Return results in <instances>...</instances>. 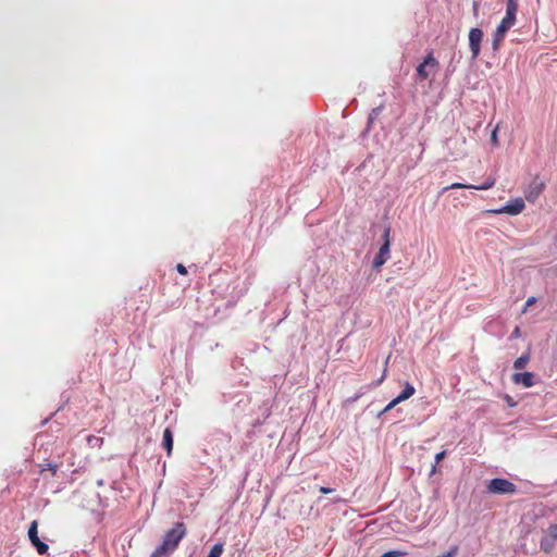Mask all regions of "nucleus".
Segmentation results:
<instances>
[{
  "label": "nucleus",
  "instance_id": "3",
  "mask_svg": "<svg viewBox=\"0 0 557 557\" xmlns=\"http://www.w3.org/2000/svg\"><path fill=\"white\" fill-rule=\"evenodd\" d=\"M486 488L491 494H513L517 491L513 483L502 478L491 480Z\"/></svg>",
  "mask_w": 557,
  "mask_h": 557
},
{
  "label": "nucleus",
  "instance_id": "10",
  "mask_svg": "<svg viewBox=\"0 0 557 557\" xmlns=\"http://www.w3.org/2000/svg\"><path fill=\"white\" fill-rule=\"evenodd\" d=\"M513 26V24L503 17L493 37V48L498 49L500 42L505 38L506 33Z\"/></svg>",
  "mask_w": 557,
  "mask_h": 557
},
{
  "label": "nucleus",
  "instance_id": "24",
  "mask_svg": "<svg viewBox=\"0 0 557 557\" xmlns=\"http://www.w3.org/2000/svg\"><path fill=\"white\" fill-rule=\"evenodd\" d=\"M445 454H446L445 451H441V453L436 454V456H435L436 461L438 462L440 460H442L444 458Z\"/></svg>",
  "mask_w": 557,
  "mask_h": 557
},
{
  "label": "nucleus",
  "instance_id": "1",
  "mask_svg": "<svg viewBox=\"0 0 557 557\" xmlns=\"http://www.w3.org/2000/svg\"><path fill=\"white\" fill-rule=\"evenodd\" d=\"M186 533L185 524L183 522H176L172 529L166 531L162 542L171 547V549L175 550Z\"/></svg>",
  "mask_w": 557,
  "mask_h": 557
},
{
  "label": "nucleus",
  "instance_id": "18",
  "mask_svg": "<svg viewBox=\"0 0 557 557\" xmlns=\"http://www.w3.org/2000/svg\"><path fill=\"white\" fill-rule=\"evenodd\" d=\"M536 302V298L535 297H529L525 301V305H524V308L522 310V313H525L528 311V309L533 306L534 304Z\"/></svg>",
  "mask_w": 557,
  "mask_h": 557
},
{
  "label": "nucleus",
  "instance_id": "8",
  "mask_svg": "<svg viewBox=\"0 0 557 557\" xmlns=\"http://www.w3.org/2000/svg\"><path fill=\"white\" fill-rule=\"evenodd\" d=\"M482 38L483 32L480 28H471L469 32V45L473 58H476L480 53Z\"/></svg>",
  "mask_w": 557,
  "mask_h": 557
},
{
  "label": "nucleus",
  "instance_id": "21",
  "mask_svg": "<svg viewBox=\"0 0 557 557\" xmlns=\"http://www.w3.org/2000/svg\"><path fill=\"white\" fill-rule=\"evenodd\" d=\"M176 270H177V272H178L180 274H182V275L187 274V270H186V268H185L182 263H178V264L176 265Z\"/></svg>",
  "mask_w": 557,
  "mask_h": 557
},
{
  "label": "nucleus",
  "instance_id": "9",
  "mask_svg": "<svg viewBox=\"0 0 557 557\" xmlns=\"http://www.w3.org/2000/svg\"><path fill=\"white\" fill-rule=\"evenodd\" d=\"M414 387L410 383H406L404 391L386 405L383 412H387L396 407L399 403L407 400L414 394Z\"/></svg>",
  "mask_w": 557,
  "mask_h": 557
},
{
  "label": "nucleus",
  "instance_id": "2",
  "mask_svg": "<svg viewBox=\"0 0 557 557\" xmlns=\"http://www.w3.org/2000/svg\"><path fill=\"white\" fill-rule=\"evenodd\" d=\"M383 244L379 249V252L373 261V267L379 269L382 267L389 258V248H391V227L386 226L383 232Z\"/></svg>",
  "mask_w": 557,
  "mask_h": 557
},
{
  "label": "nucleus",
  "instance_id": "22",
  "mask_svg": "<svg viewBox=\"0 0 557 557\" xmlns=\"http://www.w3.org/2000/svg\"><path fill=\"white\" fill-rule=\"evenodd\" d=\"M47 469L50 470L52 472V474L54 475L57 473L58 467L55 465L48 463Z\"/></svg>",
  "mask_w": 557,
  "mask_h": 557
},
{
  "label": "nucleus",
  "instance_id": "4",
  "mask_svg": "<svg viewBox=\"0 0 557 557\" xmlns=\"http://www.w3.org/2000/svg\"><path fill=\"white\" fill-rule=\"evenodd\" d=\"M546 184L535 176L524 189V197L529 202H534L544 191Z\"/></svg>",
  "mask_w": 557,
  "mask_h": 557
},
{
  "label": "nucleus",
  "instance_id": "16",
  "mask_svg": "<svg viewBox=\"0 0 557 557\" xmlns=\"http://www.w3.org/2000/svg\"><path fill=\"white\" fill-rule=\"evenodd\" d=\"M530 360V355L529 354H524L522 356H520L519 358H517L513 362V368L516 370H521L523 368H525V366L528 364Z\"/></svg>",
  "mask_w": 557,
  "mask_h": 557
},
{
  "label": "nucleus",
  "instance_id": "14",
  "mask_svg": "<svg viewBox=\"0 0 557 557\" xmlns=\"http://www.w3.org/2000/svg\"><path fill=\"white\" fill-rule=\"evenodd\" d=\"M162 445L166 449L168 456H170L173 448V434L169 428L163 431Z\"/></svg>",
  "mask_w": 557,
  "mask_h": 557
},
{
  "label": "nucleus",
  "instance_id": "20",
  "mask_svg": "<svg viewBox=\"0 0 557 557\" xmlns=\"http://www.w3.org/2000/svg\"><path fill=\"white\" fill-rule=\"evenodd\" d=\"M497 129H498V126L495 127V129L492 132V135H491V140H492L493 145H495V146L498 145Z\"/></svg>",
  "mask_w": 557,
  "mask_h": 557
},
{
  "label": "nucleus",
  "instance_id": "25",
  "mask_svg": "<svg viewBox=\"0 0 557 557\" xmlns=\"http://www.w3.org/2000/svg\"><path fill=\"white\" fill-rule=\"evenodd\" d=\"M512 336L513 337H519L520 336V327L519 326H516L513 332H512Z\"/></svg>",
  "mask_w": 557,
  "mask_h": 557
},
{
  "label": "nucleus",
  "instance_id": "13",
  "mask_svg": "<svg viewBox=\"0 0 557 557\" xmlns=\"http://www.w3.org/2000/svg\"><path fill=\"white\" fill-rule=\"evenodd\" d=\"M494 185H495V180L492 177H488L481 185H463L461 183H455V188L469 187V188H474V189H479V190H484V189H488V188L493 187Z\"/></svg>",
  "mask_w": 557,
  "mask_h": 557
},
{
  "label": "nucleus",
  "instance_id": "6",
  "mask_svg": "<svg viewBox=\"0 0 557 557\" xmlns=\"http://www.w3.org/2000/svg\"><path fill=\"white\" fill-rule=\"evenodd\" d=\"M28 539L30 543L36 547V550L39 555H45L48 552V544L40 541L38 536V522L36 520H34L28 528Z\"/></svg>",
  "mask_w": 557,
  "mask_h": 557
},
{
  "label": "nucleus",
  "instance_id": "23",
  "mask_svg": "<svg viewBox=\"0 0 557 557\" xmlns=\"http://www.w3.org/2000/svg\"><path fill=\"white\" fill-rule=\"evenodd\" d=\"M334 490L333 488H330V487H325V486H321L320 487V492L323 493V494H330L332 493Z\"/></svg>",
  "mask_w": 557,
  "mask_h": 557
},
{
  "label": "nucleus",
  "instance_id": "26",
  "mask_svg": "<svg viewBox=\"0 0 557 557\" xmlns=\"http://www.w3.org/2000/svg\"><path fill=\"white\" fill-rule=\"evenodd\" d=\"M385 376H386V368L384 369V372H383L381 379L376 382V385H380L384 381Z\"/></svg>",
  "mask_w": 557,
  "mask_h": 557
},
{
  "label": "nucleus",
  "instance_id": "7",
  "mask_svg": "<svg viewBox=\"0 0 557 557\" xmlns=\"http://www.w3.org/2000/svg\"><path fill=\"white\" fill-rule=\"evenodd\" d=\"M524 208H525L524 200L522 198L518 197V198L510 200L504 207H502L497 210H493V212L496 214L506 213L509 215H517V214L521 213Z\"/></svg>",
  "mask_w": 557,
  "mask_h": 557
},
{
  "label": "nucleus",
  "instance_id": "15",
  "mask_svg": "<svg viewBox=\"0 0 557 557\" xmlns=\"http://www.w3.org/2000/svg\"><path fill=\"white\" fill-rule=\"evenodd\" d=\"M174 550L163 542L152 552L150 557H169Z\"/></svg>",
  "mask_w": 557,
  "mask_h": 557
},
{
  "label": "nucleus",
  "instance_id": "12",
  "mask_svg": "<svg viewBox=\"0 0 557 557\" xmlns=\"http://www.w3.org/2000/svg\"><path fill=\"white\" fill-rule=\"evenodd\" d=\"M517 12H518V0H507L506 14H505L504 18L511 22L515 25Z\"/></svg>",
  "mask_w": 557,
  "mask_h": 557
},
{
  "label": "nucleus",
  "instance_id": "27",
  "mask_svg": "<svg viewBox=\"0 0 557 557\" xmlns=\"http://www.w3.org/2000/svg\"><path fill=\"white\" fill-rule=\"evenodd\" d=\"M451 552H448L444 557H450L451 556Z\"/></svg>",
  "mask_w": 557,
  "mask_h": 557
},
{
  "label": "nucleus",
  "instance_id": "5",
  "mask_svg": "<svg viewBox=\"0 0 557 557\" xmlns=\"http://www.w3.org/2000/svg\"><path fill=\"white\" fill-rule=\"evenodd\" d=\"M557 542V523L549 525L546 531V534L542 537L540 542L541 549L549 554L554 550L555 544Z\"/></svg>",
  "mask_w": 557,
  "mask_h": 557
},
{
  "label": "nucleus",
  "instance_id": "11",
  "mask_svg": "<svg viewBox=\"0 0 557 557\" xmlns=\"http://www.w3.org/2000/svg\"><path fill=\"white\" fill-rule=\"evenodd\" d=\"M535 375L532 372L515 373L512 375V382L515 384H521L523 387L529 388L535 384Z\"/></svg>",
  "mask_w": 557,
  "mask_h": 557
},
{
  "label": "nucleus",
  "instance_id": "17",
  "mask_svg": "<svg viewBox=\"0 0 557 557\" xmlns=\"http://www.w3.org/2000/svg\"><path fill=\"white\" fill-rule=\"evenodd\" d=\"M223 550H224L223 544L216 543L211 547L209 555L207 557H221V555L223 554Z\"/></svg>",
  "mask_w": 557,
  "mask_h": 557
},
{
  "label": "nucleus",
  "instance_id": "19",
  "mask_svg": "<svg viewBox=\"0 0 557 557\" xmlns=\"http://www.w3.org/2000/svg\"><path fill=\"white\" fill-rule=\"evenodd\" d=\"M403 555H405V553H403L400 550H389V552H386L385 554H383L381 557H399Z\"/></svg>",
  "mask_w": 557,
  "mask_h": 557
}]
</instances>
